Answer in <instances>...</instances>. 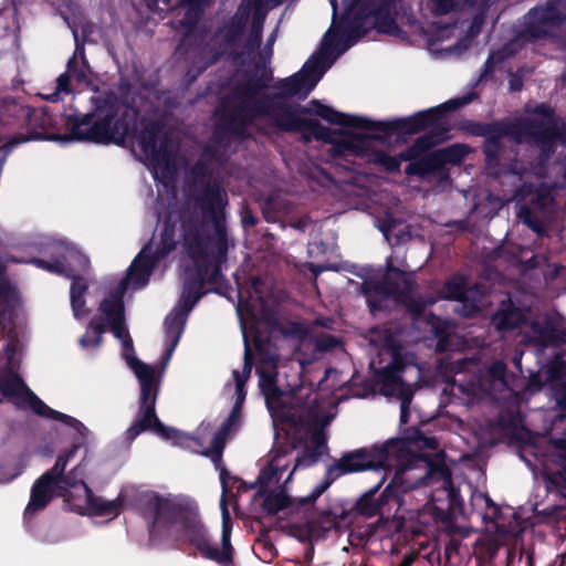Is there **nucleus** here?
<instances>
[{"label":"nucleus","mask_w":566,"mask_h":566,"mask_svg":"<svg viewBox=\"0 0 566 566\" xmlns=\"http://www.w3.org/2000/svg\"><path fill=\"white\" fill-rule=\"evenodd\" d=\"M91 103V113L66 116V134L48 132L52 117L45 109L21 106L20 113L27 123L28 133L15 134L6 143L4 148L9 151L30 140L124 145L125 137L136 130L137 112L112 90L92 96Z\"/></svg>","instance_id":"f257e3e1"},{"label":"nucleus","mask_w":566,"mask_h":566,"mask_svg":"<svg viewBox=\"0 0 566 566\" xmlns=\"http://www.w3.org/2000/svg\"><path fill=\"white\" fill-rule=\"evenodd\" d=\"M218 122L217 127L212 135L213 145H217L218 147L227 148L230 144L229 136H233L230 134L224 127H223V119L222 114L217 111Z\"/></svg>","instance_id":"13d9d810"},{"label":"nucleus","mask_w":566,"mask_h":566,"mask_svg":"<svg viewBox=\"0 0 566 566\" xmlns=\"http://www.w3.org/2000/svg\"><path fill=\"white\" fill-rule=\"evenodd\" d=\"M262 495H264L262 509L268 515H275L292 505V499L283 489L265 491Z\"/></svg>","instance_id":"58836bf2"},{"label":"nucleus","mask_w":566,"mask_h":566,"mask_svg":"<svg viewBox=\"0 0 566 566\" xmlns=\"http://www.w3.org/2000/svg\"><path fill=\"white\" fill-rule=\"evenodd\" d=\"M475 97V93H468L463 96L449 99L438 106L419 111L408 117L392 120H373L371 132H381L391 136L394 134L415 135L430 129L420 137L428 136L430 143L428 151H433L432 148L443 143L450 132V123L447 118V113L460 109L470 104Z\"/></svg>","instance_id":"423d86ee"},{"label":"nucleus","mask_w":566,"mask_h":566,"mask_svg":"<svg viewBox=\"0 0 566 566\" xmlns=\"http://www.w3.org/2000/svg\"><path fill=\"white\" fill-rule=\"evenodd\" d=\"M253 344L258 356V367L277 369L279 355L272 349L271 340L261 335H255Z\"/></svg>","instance_id":"c9c22d12"},{"label":"nucleus","mask_w":566,"mask_h":566,"mask_svg":"<svg viewBox=\"0 0 566 566\" xmlns=\"http://www.w3.org/2000/svg\"><path fill=\"white\" fill-rule=\"evenodd\" d=\"M263 396L265 399L266 407L269 411L272 413V416L277 417L279 413H281L283 410L287 408V406L284 402V392L279 386L275 387L273 390L265 392Z\"/></svg>","instance_id":"864d4df0"},{"label":"nucleus","mask_w":566,"mask_h":566,"mask_svg":"<svg viewBox=\"0 0 566 566\" xmlns=\"http://www.w3.org/2000/svg\"><path fill=\"white\" fill-rule=\"evenodd\" d=\"M534 113L544 119L509 117L490 123L467 119L461 129L470 136L483 137L481 149L486 167H497L504 151L503 138H510L514 144L527 143L539 149L542 159L551 158L556 149V142L562 139L564 132L556 125L555 112L547 104L536 105Z\"/></svg>","instance_id":"f03ea898"},{"label":"nucleus","mask_w":566,"mask_h":566,"mask_svg":"<svg viewBox=\"0 0 566 566\" xmlns=\"http://www.w3.org/2000/svg\"><path fill=\"white\" fill-rule=\"evenodd\" d=\"M86 506L94 516L117 517L120 514L124 504V497L119 494L115 500L106 501L93 493L91 488H86Z\"/></svg>","instance_id":"c85d7f7f"},{"label":"nucleus","mask_w":566,"mask_h":566,"mask_svg":"<svg viewBox=\"0 0 566 566\" xmlns=\"http://www.w3.org/2000/svg\"><path fill=\"white\" fill-rule=\"evenodd\" d=\"M201 17V14L195 13L186 9L184 17L179 21L180 25L186 31L182 42H186L188 36L197 29V25Z\"/></svg>","instance_id":"052dcab7"},{"label":"nucleus","mask_w":566,"mask_h":566,"mask_svg":"<svg viewBox=\"0 0 566 566\" xmlns=\"http://www.w3.org/2000/svg\"><path fill=\"white\" fill-rule=\"evenodd\" d=\"M553 202L551 190L544 185H539L531 199V203L537 209L544 210Z\"/></svg>","instance_id":"bf43d9fd"},{"label":"nucleus","mask_w":566,"mask_h":566,"mask_svg":"<svg viewBox=\"0 0 566 566\" xmlns=\"http://www.w3.org/2000/svg\"><path fill=\"white\" fill-rule=\"evenodd\" d=\"M186 193L207 218L226 211L228 195L221 182L212 176L209 165L199 159L190 169Z\"/></svg>","instance_id":"f8f14e48"},{"label":"nucleus","mask_w":566,"mask_h":566,"mask_svg":"<svg viewBox=\"0 0 566 566\" xmlns=\"http://www.w3.org/2000/svg\"><path fill=\"white\" fill-rule=\"evenodd\" d=\"M229 433V431L219 428L211 440L210 447L203 452L205 455L211 458L217 467L222 463V453Z\"/></svg>","instance_id":"09e8293b"},{"label":"nucleus","mask_w":566,"mask_h":566,"mask_svg":"<svg viewBox=\"0 0 566 566\" xmlns=\"http://www.w3.org/2000/svg\"><path fill=\"white\" fill-rule=\"evenodd\" d=\"M541 442L549 464L566 462V438H549L547 440L541 438Z\"/></svg>","instance_id":"79ce46f5"},{"label":"nucleus","mask_w":566,"mask_h":566,"mask_svg":"<svg viewBox=\"0 0 566 566\" xmlns=\"http://www.w3.org/2000/svg\"><path fill=\"white\" fill-rule=\"evenodd\" d=\"M29 262L35 265L36 268H40L53 274L72 276L73 270L65 262V256H56L53 258L51 261L40 258H32Z\"/></svg>","instance_id":"c03bdc74"},{"label":"nucleus","mask_w":566,"mask_h":566,"mask_svg":"<svg viewBox=\"0 0 566 566\" xmlns=\"http://www.w3.org/2000/svg\"><path fill=\"white\" fill-rule=\"evenodd\" d=\"M127 286L126 279L122 280L115 292L111 293L99 304V311L105 315L106 323L109 325L125 319L124 293Z\"/></svg>","instance_id":"cd10ccee"},{"label":"nucleus","mask_w":566,"mask_h":566,"mask_svg":"<svg viewBox=\"0 0 566 566\" xmlns=\"http://www.w3.org/2000/svg\"><path fill=\"white\" fill-rule=\"evenodd\" d=\"M560 18L552 12L545 2L544 6L532 8L524 17L516 32V40L533 43L537 40H546L554 36L552 29L559 28Z\"/></svg>","instance_id":"a211bd4d"},{"label":"nucleus","mask_w":566,"mask_h":566,"mask_svg":"<svg viewBox=\"0 0 566 566\" xmlns=\"http://www.w3.org/2000/svg\"><path fill=\"white\" fill-rule=\"evenodd\" d=\"M0 394L18 410H31L38 417L60 421L82 437L87 436V428L78 419L49 407L17 371L9 369L0 375Z\"/></svg>","instance_id":"9d476101"},{"label":"nucleus","mask_w":566,"mask_h":566,"mask_svg":"<svg viewBox=\"0 0 566 566\" xmlns=\"http://www.w3.org/2000/svg\"><path fill=\"white\" fill-rule=\"evenodd\" d=\"M517 217L538 237H548L546 224L542 219L534 214L528 206H522L517 212Z\"/></svg>","instance_id":"de8ad7c7"},{"label":"nucleus","mask_w":566,"mask_h":566,"mask_svg":"<svg viewBox=\"0 0 566 566\" xmlns=\"http://www.w3.org/2000/svg\"><path fill=\"white\" fill-rule=\"evenodd\" d=\"M275 454L269 462V464L263 468L256 479V483L260 485V489L256 495L263 494L265 492L266 486L274 480H279L282 473L285 471L286 465H281V458L287 455L290 453L289 450H285L283 447H279L274 450Z\"/></svg>","instance_id":"473e14b6"},{"label":"nucleus","mask_w":566,"mask_h":566,"mask_svg":"<svg viewBox=\"0 0 566 566\" xmlns=\"http://www.w3.org/2000/svg\"><path fill=\"white\" fill-rule=\"evenodd\" d=\"M87 70H90V65L85 56L84 48L76 43L75 52L69 59L65 72L69 73L77 83H83L87 78Z\"/></svg>","instance_id":"4c0bfd02"},{"label":"nucleus","mask_w":566,"mask_h":566,"mask_svg":"<svg viewBox=\"0 0 566 566\" xmlns=\"http://www.w3.org/2000/svg\"><path fill=\"white\" fill-rule=\"evenodd\" d=\"M415 395V390H406L401 392L400 400V423L406 424L410 418V405Z\"/></svg>","instance_id":"e2e57ef3"},{"label":"nucleus","mask_w":566,"mask_h":566,"mask_svg":"<svg viewBox=\"0 0 566 566\" xmlns=\"http://www.w3.org/2000/svg\"><path fill=\"white\" fill-rule=\"evenodd\" d=\"M229 479L230 476L227 469L222 467L220 470V482L222 486V495L220 499V509L222 514L221 548H218L211 543L208 531L201 521L198 528V539L195 542L193 546L203 558L213 560L220 566H234V548L231 544L232 520L227 502V494L230 489L228 483ZM231 480H233V482L240 481L235 476H231Z\"/></svg>","instance_id":"ddd939ff"},{"label":"nucleus","mask_w":566,"mask_h":566,"mask_svg":"<svg viewBox=\"0 0 566 566\" xmlns=\"http://www.w3.org/2000/svg\"><path fill=\"white\" fill-rule=\"evenodd\" d=\"M322 457L321 450H313L311 446H305L304 450L297 454L295 459V464L291 473L289 474L285 482L291 480L295 470L300 468H310L316 464Z\"/></svg>","instance_id":"3c124183"},{"label":"nucleus","mask_w":566,"mask_h":566,"mask_svg":"<svg viewBox=\"0 0 566 566\" xmlns=\"http://www.w3.org/2000/svg\"><path fill=\"white\" fill-rule=\"evenodd\" d=\"M187 316L185 313L175 310L169 315L166 316L164 322V327L167 337L170 339V347L167 349V355L169 356L176 346L179 343L181 334L184 332V327L186 324Z\"/></svg>","instance_id":"f704fd0d"},{"label":"nucleus","mask_w":566,"mask_h":566,"mask_svg":"<svg viewBox=\"0 0 566 566\" xmlns=\"http://www.w3.org/2000/svg\"><path fill=\"white\" fill-rule=\"evenodd\" d=\"M271 75L265 73L261 76L251 75L238 82L231 91L233 103L224 102L218 108L222 114L223 127L238 139H248L250 134L248 127L260 118L255 111V99L265 88Z\"/></svg>","instance_id":"0eeeda50"},{"label":"nucleus","mask_w":566,"mask_h":566,"mask_svg":"<svg viewBox=\"0 0 566 566\" xmlns=\"http://www.w3.org/2000/svg\"><path fill=\"white\" fill-rule=\"evenodd\" d=\"M128 363L140 382V396L137 418L126 430V438L134 440L142 432L151 430L160 438L172 441L175 446L181 448H190L192 444L200 446L198 438L174 427H168L158 419L156 415L158 387L153 367L135 357L129 359Z\"/></svg>","instance_id":"39448f33"},{"label":"nucleus","mask_w":566,"mask_h":566,"mask_svg":"<svg viewBox=\"0 0 566 566\" xmlns=\"http://www.w3.org/2000/svg\"><path fill=\"white\" fill-rule=\"evenodd\" d=\"M78 450V444H72L70 448L62 451L56 460L54 465L45 471L41 476H49V480L59 486L61 485V481L64 480L65 469L67 463L75 457Z\"/></svg>","instance_id":"e433bc0d"},{"label":"nucleus","mask_w":566,"mask_h":566,"mask_svg":"<svg viewBox=\"0 0 566 566\" xmlns=\"http://www.w3.org/2000/svg\"><path fill=\"white\" fill-rule=\"evenodd\" d=\"M338 133L344 134L346 138L340 140H335L333 138V143L331 144L343 147L346 150H352L356 154L367 153L371 147L373 140L384 142V138L377 134H361L350 130H339Z\"/></svg>","instance_id":"7c9ffc66"},{"label":"nucleus","mask_w":566,"mask_h":566,"mask_svg":"<svg viewBox=\"0 0 566 566\" xmlns=\"http://www.w3.org/2000/svg\"><path fill=\"white\" fill-rule=\"evenodd\" d=\"M428 139V136L417 137L407 149L397 156H390L385 150H375L371 161L382 167L388 174L399 172L401 163L409 161L405 168L407 176H416L424 181L446 185L451 181L448 166H460L472 149L467 144L457 143L428 151L430 145Z\"/></svg>","instance_id":"7ed1b4c3"},{"label":"nucleus","mask_w":566,"mask_h":566,"mask_svg":"<svg viewBox=\"0 0 566 566\" xmlns=\"http://www.w3.org/2000/svg\"><path fill=\"white\" fill-rule=\"evenodd\" d=\"M143 249L133 260L127 275L136 283H147L155 265L161 260L155 252L146 254Z\"/></svg>","instance_id":"c756f323"},{"label":"nucleus","mask_w":566,"mask_h":566,"mask_svg":"<svg viewBox=\"0 0 566 566\" xmlns=\"http://www.w3.org/2000/svg\"><path fill=\"white\" fill-rule=\"evenodd\" d=\"M406 366L405 358L399 353H395L391 361L375 373V382L382 396L398 399L401 397V392L415 390L402 379Z\"/></svg>","instance_id":"aec40b11"},{"label":"nucleus","mask_w":566,"mask_h":566,"mask_svg":"<svg viewBox=\"0 0 566 566\" xmlns=\"http://www.w3.org/2000/svg\"><path fill=\"white\" fill-rule=\"evenodd\" d=\"M403 277H412V276L407 274L405 271L400 270L399 268L390 265L388 268L386 274H384L379 281L390 291V293L397 300L399 297L400 293L402 292Z\"/></svg>","instance_id":"49530a36"},{"label":"nucleus","mask_w":566,"mask_h":566,"mask_svg":"<svg viewBox=\"0 0 566 566\" xmlns=\"http://www.w3.org/2000/svg\"><path fill=\"white\" fill-rule=\"evenodd\" d=\"M106 329L105 323L102 318H93L87 327L85 333L80 338V345L83 348L98 347L103 342V333Z\"/></svg>","instance_id":"a19ab883"},{"label":"nucleus","mask_w":566,"mask_h":566,"mask_svg":"<svg viewBox=\"0 0 566 566\" xmlns=\"http://www.w3.org/2000/svg\"><path fill=\"white\" fill-rule=\"evenodd\" d=\"M332 64L333 60H327L322 52L311 56L301 71L280 80L274 85V88L279 91L275 94L281 101L294 96L304 99Z\"/></svg>","instance_id":"dca6fc26"},{"label":"nucleus","mask_w":566,"mask_h":566,"mask_svg":"<svg viewBox=\"0 0 566 566\" xmlns=\"http://www.w3.org/2000/svg\"><path fill=\"white\" fill-rule=\"evenodd\" d=\"M485 14H486L485 10H476V13L473 15L471 23L469 25V29H468V34L471 38L476 36L481 32V29L485 21Z\"/></svg>","instance_id":"338daca9"},{"label":"nucleus","mask_w":566,"mask_h":566,"mask_svg":"<svg viewBox=\"0 0 566 566\" xmlns=\"http://www.w3.org/2000/svg\"><path fill=\"white\" fill-rule=\"evenodd\" d=\"M507 366L503 360H495L488 367V376L491 382H500L503 387H509L506 379Z\"/></svg>","instance_id":"4d7b16f0"},{"label":"nucleus","mask_w":566,"mask_h":566,"mask_svg":"<svg viewBox=\"0 0 566 566\" xmlns=\"http://www.w3.org/2000/svg\"><path fill=\"white\" fill-rule=\"evenodd\" d=\"M277 418L287 427L285 432L287 443L282 446L285 450L291 452L306 442V432L311 426L308 412L296 411L287 407L279 413Z\"/></svg>","instance_id":"4be33fe9"},{"label":"nucleus","mask_w":566,"mask_h":566,"mask_svg":"<svg viewBox=\"0 0 566 566\" xmlns=\"http://www.w3.org/2000/svg\"><path fill=\"white\" fill-rule=\"evenodd\" d=\"M252 366H253L252 352H251L248 338L244 337V364H243V369H242V373H240L238 370L233 371L234 381L235 382L237 381H242V384L245 385V382L248 381V379L251 376Z\"/></svg>","instance_id":"6e6d98bb"},{"label":"nucleus","mask_w":566,"mask_h":566,"mask_svg":"<svg viewBox=\"0 0 566 566\" xmlns=\"http://www.w3.org/2000/svg\"><path fill=\"white\" fill-rule=\"evenodd\" d=\"M526 323V315L522 308L507 297L500 303L499 308L492 315L491 324L499 332H512Z\"/></svg>","instance_id":"a878e982"},{"label":"nucleus","mask_w":566,"mask_h":566,"mask_svg":"<svg viewBox=\"0 0 566 566\" xmlns=\"http://www.w3.org/2000/svg\"><path fill=\"white\" fill-rule=\"evenodd\" d=\"M533 340L543 348L566 345V328L559 327L554 321H534L531 325Z\"/></svg>","instance_id":"bb28decb"},{"label":"nucleus","mask_w":566,"mask_h":566,"mask_svg":"<svg viewBox=\"0 0 566 566\" xmlns=\"http://www.w3.org/2000/svg\"><path fill=\"white\" fill-rule=\"evenodd\" d=\"M137 112L136 130L127 137L136 136L140 151L149 158L156 171L163 179H172L176 174L175 155L176 147L171 136L166 132L165 124L160 119L142 117L139 109L127 97H119Z\"/></svg>","instance_id":"6e6552de"},{"label":"nucleus","mask_w":566,"mask_h":566,"mask_svg":"<svg viewBox=\"0 0 566 566\" xmlns=\"http://www.w3.org/2000/svg\"><path fill=\"white\" fill-rule=\"evenodd\" d=\"M441 293L447 300L465 302L468 298L467 283L463 277H452L443 284Z\"/></svg>","instance_id":"a18cd8bd"},{"label":"nucleus","mask_w":566,"mask_h":566,"mask_svg":"<svg viewBox=\"0 0 566 566\" xmlns=\"http://www.w3.org/2000/svg\"><path fill=\"white\" fill-rule=\"evenodd\" d=\"M108 326L111 327V331H112L114 337L122 340L125 353H127L129 350L134 354L135 350H134L133 339H132L129 332L126 327L125 319L116 322V323H112ZM125 357H126L127 364L129 365L128 360L134 358V355L125 354ZM135 358H137V357L135 356Z\"/></svg>","instance_id":"8fccbe9b"},{"label":"nucleus","mask_w":566,"mask_h":566,"mask_svg":"<svg viewBox=\"0 0 566 566\" xmlns=\"http://www.w3.org/2000/svg\"><path fill=\"white\" fill-rule=\"evenodd\" d=\"M255 555L263 562L270 563L277 556L275 545L269 539L266 535H261L256 538L253 546Z\"/></svg>","instance_id":"603ef678"},{"label":"nucleus","mask_w":566,"mask_h":566,"mask_svg":"<svg viewBox=\"0 0 566 566\" xmlns=\"http://www.w3.org/2000/svg\"><path fill=\"white\" fill-rule=\"evenodd\" d=\"M187 255L192 264L186 266L184 271L179 308H176L185 313L186 316L207 293V291H205V284L209 283L211 271L206 259L205 247L200 238L196 234L187 240Z\"/></svg>","instance_id":"4468645a"},{"label":"nucleus","mask_w":566,"mask_h":566,"mask_svg":"<svg viewBox=\"0 0 566 566\" xmlns=\"http://www.w3.org/2000/svg\"><path fill=\"white\" fill-rule=\"evenodd\" d=\"M415 286L416 282L412 277H403L402 292L397 298V302L403 305L408 313L415 317H419L426 310V302L422 300V297H413L412 292Z\"/></svg>","instance_id":"72a5a7b5"},{"label":"nucleus","mask_w":566,"mask_h":566,"mask_svg":"<svg viewBox=\"0 0 566 566\" xmlns=\"http://www.w3.org/2000/svg\"><path fill=\"white\" fill-rule=\"evenodd\" d=\"M59 495V485L51 482L49 476H39L31 486L30 500L24 509V518H30L43 511Z\"/></svg>","instance_id":"b1692460"},{"label":"nucleus","mask_w":566,"mask_h":566,"mask_svg":"<svg viewBox=\"0 0 566 566\" xmlns=\"http://www.w3.org/2000/svg\"><path fill=\"white\" fill-rule=\"evenodd\" d=\"M140 512L148 521L149 537L157 531H176L178 538L195 546L200 524L196 505L177 497L164 496L157 492L144 494L139 500Z\"/></svg>","instance_id":"20e7f679"},{"label":"nucleus","mask_w":566,"mask_h":566,"mask_svg":"<svg viewBox=\"0 0 566 566\" xmlns=\"http://www.w3.org/2000/svg\"><path fill=\"white\" fill-rule=\"evenodd\" d=\"M385 459V450L359 448L345 452L337 462L329 465L323 481L308 495L300 500V505H312L340 475L374 470Z\"/></svg>","instance_id":"2eb2a0df"},{"label":"nucleus","mask_w":566,"mask_h":566,"mask_svg":"<svg viewBox=\"0 0 566 566\" xmlns=\"http://www.w3.org/2000/svg\"><path fill=\"white\" fill-rule=\"evenodd\" d=\"M242 407L239 403H234L229 416L222 422L220 428L231 432V430L240 424Z\"/></svg>","instance_id":"0e129e2a"},{"label":"nucleus","mask_w":566,"mask_h":566,"mask_svg":"<svg viewBox=\"0 0 566 566\" xmlns=\"http://www.w3.org/2000/svg\"><path fill=\"white\" fill-rule=\"evenodd\" d=\"M423 432L418 427H412L407 431V434L402 438L389 439L382 444H375L369 449H384L385 459L381 464L377 465L375 470L387 469L391 467V459L400 458L408 444L419 446L421 442Z\"/></svg>","instance_id":"393cba45"},{"label":"nucleus","mask_w":566,"mask_h":566,"mask_svg":"<svg viewBox=\"0 0 566 566\" xmlns=\"http://www.w3.org/2000/svg\"><path fill=\"white\" fill-rule=\"evenodd\" d=\"M259 388L262 395L277 387V369L256 367Z\"/></svg>","instance_id":"5fc2aeb1"},{"label":"nucleus","mask_w":566,"mask_h":566,"mask_svg":"<svg viewBox=\"0 0 566 566\" xmlns=\"http://www.w3.org/2000/svg\"><path fill=\"white\" fill-rule=\"evenodd\" d=\"M512 441L516 443L517 455L532 471L549 464L541 438L530 430L514 433Z\"/></svg>","instance_id":"412c9836"},{"label":"nucleus","mask_w":566,"mask_h":566,"mask_svg":"<svg viewBox=\"0 0 566 566\" xmlns=\"http://www.w3.org/2000/svg\"><path fill=\"white\" fill-rule=\"evenodd\" d=\"M396 479L397 475L384 491L376 496L385 481V475H382L376 485L363 493L356 501L353 507L354 512L365 518H371L377 515H382L386 506L397 505L399 507L402 502V494L406 490H402L401 485L396 484Z\"/></svg>","instance_id":"f3484780"},{"label":"nucleus","mask_w":566,"mask_h":566,"mask_svg":"<svg viewBox=\"0 0 566 566\" xmlns=\"http://www.w3.org/2000/svg\"><path fill=\"white\" fill-rule=\"evenodd\" d=\"M207 218L213 223L214 248L210 249L212 240L202 233L197 218L185 213L180 216L182 242L184 248L187 251V240L195 234L200 238L201 243L205 247L206 259L209 263V269L211 270L209 275V284L219 285L224 281V276L222 274V265L227 261L230 247L226 227V211Z\"/></svg>","instance_id":"9b49d317"},{"label":"nucleus","mask_w":566,"mask_h":566,"mask_svg":"<svg viewBox=\"0 0 566 566\" xmlns=\"http://www.w3.org/2000/svg\"><path fill=\"white\" fill-rule=\"evenodd\" d=\"M316 115L325 122L343 127L371 130L373 119L359 115L345 114L318 99H312L306 106L296 105V115Z\"/></svg>","instance_id":"6ab92c4d"},{"label":"nucleus","mask_w":566,"mask_h":566,"mask_svg":"<svg viewBox=\"0 0 566 566\" xmlns=\"http://www.w3.org/2000/svg\"><path fill=\"white\" fill-rule=\"evenodd\" d=\"M434 336L437 337V350L440 353H444L451 349L449 334L444 327L434 326L433 327Z\"/></svg>","instance_id":"69168bd1"},{"label":"nucleus","mask_w":566,"mask_h":566,"mask_svg":"<svg viewBox=\"0 0 566 566\" xmlns=\"http://www.w3.org/2000/svg\"><path fill=\"white\" fill-rule=\"evenodd\" d=\"M397 0H368L369 13L374 19V28L378 33L400 36L403 34L402 29L396 21Z\"/></svg>","instance_id":"5701e85b"},{"label":"nucleus","mask_w":566,"mask_h":566,"mask_svg":"<svg viewBox=\"0 0 566 566\" xmlns=\"http://www.w3.org/2000/svg\"><path fill=\"white\" fill-rule=\"evenodd\" d=\"M247 19L243 17L234 15L227 24L217 31V34L222 35L220 44L221 51L219 55L227 52L228 49L238 46L244 33Z\"/></svg>","instance_id":"2f4dec72"},{"label":"nucleus","mask_w":566,"mask_h":566,"mask_svg":"<svg viewBox=\"0 0 566 566\" xmlns=\"http://www.w3.org/2000/svg\"><path fill=\"white\" fill-rule=\"evenodd\" d=\"M259 117L270 118L274 126L286 133H302L304 142L312 139L322 143H333L332 130L324 126L318 119L304 118L296 115V105L281 101L279 96L266 94L252 99Z\"/></svg>","instance_id":"1a4fd4ad"},{"label":"nucleus","mask_w":566,"mask_h":566,"mask_svg":"<svg viewBox=\"0 0 566 566\" xmlns=\"http://www.w3.org/2000/svg\"><path fill=\"white\" fill-rule=\"evenodd\" d=\"M85 470L82 464H77L70 472H67L64 476V480L61 481V485L59 486V496L66 497L70 493V489L76 488L77 485L82 486L84 493L86 494V488H90L84 481Z\"/></svg>","instance_id":"37998d69"},{"label":"nucleus","mask_w":566,"mask_h":566,"mask_svg":"<svg viewBox=\"0 0 566 566\" xmlns=\"http://www.w3.org/2000/svg\"><path fill=\"white\" fill-rule=\"evenodd\" d=\"M433 17L447 15L454 10L455 0H428Z\"/></svg>","instance_id":"680f3d73"},{"label":"nucleus","mask_w":566,"mask_h":566,"mask_svg":"<svg viewBox=\"0 0 566 566\" xmlns=\"http://www.w3.org/2000/svg\"><path fill=\"white\" fill-rule=\"evenodd\" d=\"M552 12L557 14L560 18V21L557 22V25L562 27L566 23V0H547L546 1Z\"/></svg>","instance_id":"774afa93"},{"label":"nucleus","mask_w":566,"mask_h":566,"mask_svg":"<svg viewBox=\"0 0 566 566\" xmlns=\"http://www.w3.org/2000/svg\"><path fill=\"white\" fill-rule=\"evenodd\" d=\"M176 223L172 222L170 219H167L164 222L163 230L160 233V240L154 252L159 258L164 259L176 249Z\"/></svg>","instance_id":"ea45409f"}]
</instances>
